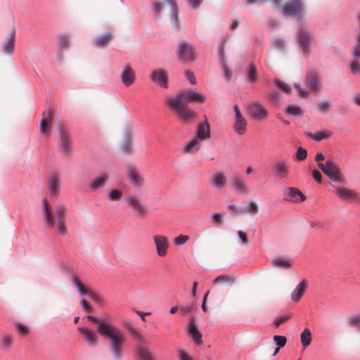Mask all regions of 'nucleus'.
I'll use <instances>...</instances> for the list:
<instances>
[{
	"label": "nucleus",
	"instance_id": "1",
	"mask_svg": "<svg viewBox=\"0 0 360 360\" xmlns=\"http://www.w3.org/2000/svg\"><path fill=\"white\" fill-rule=\"evenodd\" d=\"M87 319L97 324L98 332L109 342L110 351L116 360H120L122 356L123 347L126 342L124 334L115 325L105 319L89 315Z\"/></svg>",
	"mask_w": 360,
	"mask_h": 360
},
{
	"label": "nucleus",
	"instance_id": "2",
	"mask_svg": "<svg viewBox=\"0 0 360 360\" xmlns=\"http://www.w3.org/2000/svg\"><path fill=\"white\" fill-rule=\"evenodd\" d=\"M205 101V97L203 94L195 91H183L177 96L167 99L166 104L172 112L177 114L179 118L188 122L194 118L196 114L186 105L191 102L202 103Z\"/></svg>",
	"mask_w": 360,
	"mask_h": 360
},
{
	"label": "nucleus",
	"instance_id": "3",
	"mask_svg": "<svg viewBox=\"0 0 360 360\" xmlns=\"http://www.w3.org/2000/svg\"><path fill=\"white\" fill-rule=\"evenodd\" d=\"M42 204V213L45 224L51 229L56 228L60 236H65L67 235L66 206L63 204H58L53 211L46 199H43Z\"/></svg>",
	"mask_w": 360,
	"mask_h": 360
},
{
	"label": "nucleus",
	"instance_id": "4",
	"mask_svg": "<svg viewBox=\"0 0 360 360\" xmlns=\"http://www.w3.org/2000/svg\"><path fill=\"white\" fill-rule=\"evenodd\" d=\"M318 167L333 181L338 183L345 182L343 174L340 172L338 166L333 162L327 160L325 163L319 162Z\"/></svg>",
	"mask_w": 360,
	"mask_h": 360
},
{
	"label": "nucleus",
	"instance_id": "5",
	"mask_svg": "<svg viewBox=\"0 0 360 360\" xmlns=\"http://www.w3.org/2000/svg\"><path fill=\"white\" fill-rule=\"evenodd\" d=\"M234 110V122L233 129L234 131L238 135H243L245 133L247 129L248 122L247 120L242 115L238 105L233 107Z\"/></svg>",
	"mask_w": 360,
	"mask_h": 360
},
{
	"label": "nucleus",
	"instance_id": "6",
	"mask_svg": "<svg viewBox=\"0 0 360 360\" xmlns=\"http://www.w3.org/2000/svg\"><path fill=\"white\" fill-rule=\"evenodd\" d=\"M297 37L299 46L301 50L304 53H308L312 41V37L309 31L305 27H302L297 32Z\"/></svg>",
	"mask_w": 360,
	"mask_h": 360
},
{
	"label": "nucleus",
	"instance_id": "7",
	"mask_svg": "<svg viewBox=\"0 0 360 360\" xmlns=\"http://www.w3.org/2000/svg\"><path fill=\"white\" fill-rule=\"evenodd\" d=\"M124 200L136 215L143 217L146 214L147 208L146 205L137 197L132 195H128Z\"/></svg>",
	"mask_w": 360,
	"mask_h": 360
},
{
	"label": "nucleus",
	"instance_id": "8",
	"mask_svg": "<svg viewBox=\"0 0 360 360\" xmlns=\"http://www.w3.org/2000/svg\"><path fill=\"white\" fill-rule=\"evenodd\" d=\"M153 238L157 255L161 257L166 256L169 245L167 238L163 235H155Z\"/></svg>",
	"mask_w": 360,
	"mask_h": 360
},
{
	"label": "nucleus",
	"instance_id": "9",
	"mask_svg": "<svg viewBox=\"0 0 360 360\" xmlns=\"http://www.w3.org/2000/svg\"><path fill=\"white\" fill-rule=\"evenodd\" d=\"M334 193L340 200L352 202L357 199V193L355 191L346 187L333 186Z\"/></svg>",
	"mask_w": 360,
	"mask_h": 360
},
{
	"label": "nucleus",
	"instance_id": "10",
	"mask_svg": "<svg viewBox=\"0 0 360 360\" xmlns=\"http://www.w3.org/2000/svg\"><path fill=\"white\" fill-rule=\"evenodd\" d=\"M179 57L185 62H191L195 60L193 47L186 41H182L178 51Z\"/></svg>",
	"mask_w": 360,
	"mask_h": 360
},
{
	"label": "nucleus",
	"instance_id": "11",
	"mask_svg": "<svg viewBox=\"0 0 360 360\" xmlns=\"http://www.w3.org/2000/svg\"><path fill=\"white\" fill-rule=\"evenodd\" d=\"M232 188L238 194H248L250 192L246 181L243 176L235 175L231 179Z\"/></svg>",
	"mask_w": 360,
	"mask_h": 360
},
{
	"label": "nucleus",
	"instance_id": "12",
	"mask_svg": "<svg viewBox=\"0 0 360 360\" xmlns=\"http://www.w3.org/2000/svg\"><path fill=\"white\" fill-rule=\"evenodd\" d=\"M248 110L250 115L257 120H262L267 116V111L265 108L259 102H252Z\"/></svg>",
	"mask_w": 360,
	"mask_h": 360
},
{
	"label": "nucleus",
	"instance_id": "13",
	"mask_svg": "<svg viewBox=\"0 0 360 360\" xmlns=\"http://www.w3.org/2000/svg\"><path fill=\"white\" fill-rule=\"evenodd\" d=\"M110 179V175L107 172H103L94 179H92L89 184V188L92 191H96L98 189L103 188L106 185Z\"/></svg>",
	"mask_w": 360,
	"mask_h": 360
},
{
	"label": "nucleus",
	"instance_id": "14",
	"mask_svg": "<svg viewBox=\"0 0 360 360\" xmlns=\"http://www.w3.org/2000/svg\"><path fill=\"white\" fill-rule=\"evenodd\" d=\"M53 118L52 110L49 109L43 113V117L40 122V133L49 136L51 131V123Z\"/></svg>",
	"mask_w": 360,
	"mask_h": 360
},
{
	"label": "nucleus",
	"instance_id": "15",
	"mask_svg": "<svg viewBox=\"0 0 360 360\" xmlns=\"http://www.w3.org/2000/svg\"><path fill=\"white\" fill-rule=\"evenodd\" d=\"M136 74L134 69L129 65H126L120 73V79L125 86H129L134 84Z\"/></svg>",
	"mask_w": 360,
	"mask_h": 360
},
{
	"label": "nucleus",
	"instance_id": "16",
	"mask_svg": "<svg viewBox=\"0 0 360 360\" xmlns=\"http://www.w3.org/2000/svg\"><path fill=\"white\" fill-rule=\"evenodd\" d=\"M127 177L131 184L137 188L142 187L144 184V179L134 167H131L128 169Z\"/></svg>",
	"mask_w": 360,
	"mask_h": 360
},
{
	"label": "nucleus",
	"instance_id": "17",
	"mask_svg": "<svg viewBox=\"0 0 360 360\" xmlns=\"http://www.w3.org/2000/svg\"><path fill=\"white\" fill-rule=\"evenodd\" d=\"M49 193L52 197L56 198L60 189V179L58 174H52L48 178Z\"/></svg>",
	"mask_w": 360,
	"mask_h": 360
},
{
	"label": "nucleus",
	"instance_id": "18",
	"mask_svg": "<svg viewBox=\"0 0 360 360\" xmlns=\"http://www.w3.org/2000/svg\"><path fill=\"white\" fill-rule=\"evenodd\" d=\"M309 281L307 278L300 279L294 288V304L301 300L309 288Z\"/></svg>",
	"mask_w": 360,
	"mask_h": 360
},
{
	"label": "nucleus",
	"instance_id": "19",
	"mask_svg": "<svg viewBox=\"0 0 360 360\" xmlns=\"http://www.w3.org/2000/svg\"><path fill=\"white\" fill-rule=\"evenodd\" d=\"M78 330L83 335L89 346L94 347L98 343V336L96 333L87 327H79Z\"/></svg>",
	"mask_w": 360,
	"mask_h": 360
},
{
	"label": "nucleus",
	"instance_id": "20",
	"mask_svg": "<svg viewBox=\"0 0 360 360\" xmlns=\"http://www.w3.org/2000/svg\"><path fill=\"white\" fill-rule=\"evenodd\" d=\"M70 134L66 130L61 129L60 130V149L65 155H69L71 153Z\"/></svg>",
	"mask_w": 360,
	"mask_h": 360
},
{
	"label": "nucleus",
	"instance_id": "21",
	"mask_svg": "<svg viewBox=\"0 0 360 360\" xmlns=\"http://www.w3.org/2000/svg\"><path fill=\"white\" fill-rule=\"evenodd\" d=\"M226 183V176L222 172H217L214 173L210 179V186L216 189H222L225 187Z\"/></svg>",
	"mask_w": 360,
	"mask_h": 360
},
{
	"label": "nucleus",
	"instance_id": "22",
	"mask_svg": "<svg viewBox=\"0 0 360 360\" xmlns=\"http://www.w3.org/2000/svg\"><path fill=\"white\" fill-rule=\"evenodd\" d=\"M150 79L161 87H167L168 77L165 70L162 69L153 70L150 74Z\"/></svg>",
	"mask_w": 360,
	"mask_h": 360
},
{
	"label": "nucleus",
	"instance_id": "23",
	"mask_svg": "<svg viewBox=\"0 0 360 360\" xmlns=\"http://www.w3.org/2000/svg\"><path fill=\"white\" fill-rule=\"evenodd\" d=\"M15 29L13 27L8 33V38L2 44V51L5 54L11 55L15 48Z\"/></svg>",
	"mask_w": 360,
	"mask_h": 360
},
{
	"label": "nucleus",
	"instance_id": "24",
	"mask_svg": "<svg viewBox=\"0 0 360 360\" xmlns=\"http://www.w3.org/2000/svg\"><path fill=\"white\" fill-rule=\"evenodd\" d=\"M306 84L310 91H316L321 87L318 74L315 72H309L306 78Z\"/></svg>",
	"mask_w": 360,
	"mask_h": 360
},
{
	"label": "nucleus",
	"instance_id": "25",
	"mask_svg": "<svg viewBox=\"0 0 360 360\" xmlns=\"http://www.w3.org/2000/svg\"><path fill=\"white\" fill-rule=\"evenodd\" d=\"M195 137L201 141L210 137V127L207 120L198 124L197 134Z\"/></svg>",
	"mask_w": 360,
	"mask_h": 360
},
{
	"label": "nucleus",
	"instance_id": "26",
	"mask_svg": "<svg viewBox=\"0 0 360 360\" xmlns=\"http://www.w3.org/2000/svg\"><path fill=\"white\" fill-rule=\"evenodd\" d=\"M136 360H156L150 350L143 345H138L136 351Z\"/></svg>",
	"mask_w": 360,
	"mask_h": 360
},
{
	"label": "nucleus",
	"instance_id": "27",
	"mask_svg": "<svg viewBox=\"0 0 360 360\" xmlns=\"http://www.w3.org/2000/svg\"><path fill=\"white\" fill-rule=\"evenodd\" d=\"M122 323L124 328L132 338L139 341H141L143 340V336L140 332L133 326L132 323L129 319H124Z\"/></svg>",
	"mask_w": 360,
	"mask_h": 360
},
{
	"label": "nucleus",
	"instance_id": "28",
	"mask_svg": "<svg viewBox=\"0 0 360 360\" xmlns=\"http://www.w3.org/2000/svg\"><path fill=\"white\" fill-rule=\"evenodd\" d=\"M113 35L112 32H107L104 34L97 37L94 40V45L99 48H104L107 46L112 41Z\"/></svg>",
	"mask_w": 360,
	"mask_h": 360
},
{
	"label": "nucleus",
	"instance_id": "29",
	"mask_svg": "<svg viewBox=\"0 0 360 360\" xmlns=\"http://www.w3.org/2000/svg\"><path fill=\"white\" fill-rule=\"evenodd\" d=\"M274 171L276 175L280 178H285L289 174L286 163L281 160L276 161L275 162L274 166Z\"/></svg>",
	"mask_w": 360,
	"mask_h": 360
},
{
	"label": "nucleus",
	"instance_id": "30",
	"mask_svg": "<svg viewBox=\"0 0 360 360\" xmlns=\"http://www.w3.org/2000/svg\"><path fill=\"white\" fill-rule=\"evenodd\" d=\"M201 141L194 137L192 140L189 141L183 148L184 153H195L200 148Z\"/></svg>",
	"mask_w": 360,
	"mask_h": 360
},
{
	"label": "nucleus",
	"instance_id": "31",
	"mask_svg": "<svg viewBox=\"0 0 360 360\" xmlns=\"http://www.w3.org/2000/svg\"><path fill=\"white\" fill-rule=\"evenodd\" d=\"M188 332L192 336V338L193 341L197 345H202V335L197 328L195 323L193 320L191 321L188 326Z\"/></svg>",
	"mask_w": 360,
	"mask_h": 360
},
{
	"label": "nucleus",
	"instance_id": "32",
	"mask_svg": "<svg viewBox=\"0 0 360 360\" xmlns=\"http://www.w3.org/2000/svg\"><path fill=\"white\" fill-rule=\"evenodd\" d=\"M13 341L14 338L13 335L8 333H4L1 335V347L4 350L7 351L12 347Z\"/></svg>",
	"mask_w": 360,
	"mask_h": 360
},
{
	"label": "nucleus",
	"instance_id": "33",
	"mask_svg": "<svg viewBox=\"0 0 360 360\" xmlns=\"http://www.w3.org/2000/svg\"><path fill=\"white\" fill-rule=\"evenodd\" d=\"M72 280L81 295H88L89 296L91 290L86 288L77 276H73Z\"/></svg>",
	"mask_w": 360,
	"mask_h": 360
},
{
	"label": "nucleus",
	"instance_id": "34",
	"mask_svg": "<svg viewBox=\"0 0 360 360\" xmlns=\"http://www.w3.org/2000/svg\"><path fill=\"white\" fill-rule=\"evenodd\" d=\"M242 215L243 214H250L256 215L259 212V207L255 201H250L246 207H241Z\"/></svg>",
	"mask_w": 360,
	"mask_h": 360
},
{
	"label": "nucleus",
	"instance_id": "35",
	"mask_svg": "<svg viewBox=\"0 0 360 360\" xmlns=\"http://www.w3.org/2000/svg\"><path fill=\"white\" fill-rule=\"evenodd\" d=\"M294 20H300L303 17V4L301 0H294Z\"/></svg>",
	"mask_w": 360,
	"mask_h": 360
},
{
	"label": "nucleus",
	"instance_id": "36",
	"mask_svg": "<svg viewBox=\"0 0 360 360\" xmlns=\"http://www.w3.org/2000/svg\"><path fill=\"white\" fill-rule=\"evenodd\" d=\"M170 7L171 20L176 22L178 20V9L176 0H164Z\"/></svg>",
	"mask_w": 360,
	"mask_h": 360
},
{
	"label": "nucleus",
	"instance_id": "37",
	"mask_svg": "<svg viewBox=\"0 0 360 360\" xmlns=\"http://www.w3.org/2000/svg\"><path fill=\"white\" fill-rule=\"evenodd\" d=\"M235 281V278L233 275H225L222 274L217 276L214 281L213 283L215 284H232Z\"/></svg>",
	"mask_w": 360,
	"mask_h": 360
},
{
	"label": "nucleus",
	"instance_id": "38",
	"mask_svg": "<svg viewBox=\"0 0 360 360\" xmlns=\"http://www.w3.org/2000/svg\"><path fill=\"white\" fill-rule=\"evenodd\" d=\"M14 326L20 337H25L29 335L30 332V327L22 323L16 322L14 323Z\"/></svg>",
	"mask_w": 360,
	"mask_h": 360
},
{
	"label": "nucleus",
	"instance_id": "39",
	"mask_svg": "<svg viewBox=\"0 0 360 360\" xmlns=\"http://www.w3.org/2000/svg\"><path fill=\"white\" fill-rule=\"evenodd\" d=\"M267 98L274 105H279L283 101L281 94L274 91L268 93Z\"/></svg>",
	"mask_w": 360,
	"mask_h": 360
},
{
	"label": "nucleus",
	"instance_id": "40",
	"mask_svg": "<svg viewBox=\"0 0 360 360\" xmlns=\"http://www.w3.org/2000/svg\"><path fill=\"white\" fill-rule=\"evenodd\" d=\"M272 264L276 268L290 269L291 267V262L283 258H276L273 259Z\"/></svg>",
	"mask_w": 360,
	"mask_h": 360
},
{
	"label": "nucleus",
	"instance_id": "41",
	"mask_svg": "<svg viewBox=\"0 0 360 360\" xmlns=\"http://www.w3.org/2000/svg\"><path fill=\"white\" fill-rule=\"evenodd\" d=\"M332 135L330 131L324 130L316 131L314 134H310L309 136L315 141H320L323 139L329 138Z\"/></svg>",
	"mask_w": 360,
	"mask_h": 360
},
{
	"label": "nucleus",
	"instance_id": "42",
	"mask_svg": "<svg viewBox=\"0 0 360 360\" xmlns=\"http://www.w3.org/2000/svg\"><path fill=\"white\" fill-rule=\"evenodd\" d=\"M300 338L304 348L308 347L311 341V333L310 330L305 328L301 333Z\"/></svg>",
	"mask_w": 360,
	"mask_h": 360
},
{
	"label": "nucleus",
	"instance_id": "43",
	"mask_svg": "<svg viewBox=\"0 0 360 360\" xmlns=\"http://www.w3.org/2000/svg\"><path fill=\"white\" fill-rule=\"evenodd\" d=\"M132 134L131 132H127L125 139L121 146V150L123 152H129L131 149Z\"/></svg>",
	"mask_w": 360,
	"mask_h": 360
},
{
	"label": "nucleus",
	"instance_id": "44",
	"mask_svg": "<svg viewBox=\"0 0 360 360\" xmlns=\"http://www.w3.org/2000/svg\"><path fill=\"white\" fill-rule=\"evenodd\" d=\"M122 191L121 190L115 188L109 191L108 194V198L110 201H118L122 196Z\"/></svg>",
	"mask_w": 360,
	"mask_h": 360
},
{
	"label": "nucleus",
	"instance_id": "45",
	"mask_svg": "<svg viewBox=\"0 0 360 360\" xmlns=\"http://www.w3.org/2000/svg\"><path fill=\"white\" fill-rule=\"evenodd\" d=\"M274 83L276 85V86L282 91L283 93L290 95L291 94V87L290 85L286 84L285 82L278 79H276L274 80Z\"/></svg>",
	"mask_w": 360,
	"mask_h": 360
},
{
	"label": "nucleus",
	"instance_id": "46",
	"mask_svg": "<svg viewBox=\"0 0 360 360\" xmlns=\"http://www.w3.org/2000/svg\"><path fill=\"white\" fill-rule=\"evenodd\" d=\"M274 340L277 345V347L273 353V355H276L279 352L280 348L284 347L286 344V338L281 335H274Z\"/></svg>",
	"mask_w": 360,
	"mask_h": 360
},
{
	"label": "nucleus",
	"instance_id": "47",
	"mask_svg": "<svg viewBox=\"0 0 360 360\" xmlns=\"http://www.w3.org/2000/svg\"><path fill=\"white\" fill-rule=\"evenodd\" d=\"M248 78L251 82H255L257 78L256 68L253 64H250L248 69Z\"/></svg>",
	"mask_w": 360,
	"mask_h": 360
},
{
	"label": "nucleus",
	"instance_id": "48",
	"mask_svg": "<svg viewBox=\"0 0 360 360\" xmlns=\"http://www.w3.org/2000/svg\"><path fill=\"white\" fill-rule=\"evenodd\" d=\"M273 46L278 51H284L286 48L285 42L282 39H276L274 40Z\"/></svg>",
	"mask_w": 360,
	"mask_h": 360
},
{
	"label": "nucleus",
	"instance_id": "49",
	"mask_svg": "<svg viewBox=\"0 0 360 360\" xmlns=\"http://www.w3.org/2000/svg\"><path fill=\"white\" fill-rule=\"evenodd\" d=\"M307 156V151L302 147H299L296 152V158L299 160H303L306 159Z\"/></svg>",
	"mask_w": 360,
	"mask_h": 360
},
{
	"label": "nucleus",
	"instance_id": "50",
	"mask_svg": "<svg viewBox=\"0 0 360 360\" xmlns=\"http://www.w3.org/2000/svg\"><path fill=\"white\" fill-rule=\"evenodd\" d=\"M60 45L63 49H68L70 46V39L66 35H61L60 37Z\"/></svg>",
	"mask_w": 360,
	"mask_h": 360
},
{
	"label": "nucleus",
	"instance_id": "51",
	"mask_svg": "<svg viewBox=\"0 0 360 360\" xmlns=\"http://www.w3.org/2000/svg\"><path fill=\"white\" fill-rule=\"evenodd\" d=\"M189 240V237L186 235H179L174 238V244L176 245H181L186 243Z\"/></svg>",
	"mask_w": 360,
	"mask_h": 360
},
{
	"label": "nucleus",
	"instance_id": "52",
	"mask_svg": "<svg viewBox=\"0 0 360 360\" xmlns=\"http://www.w3.org/2000/svg\"><path fill=\"white\" fill-rule=\"evenodd\" d=\"M348 322L350 325L360 328V314L350 316L348 319Z\"/></svg>",
	"mask_w": 360,
	"mask_h": 360
},
{
	"label": "nucleus",
	"instance_id": "53",
	"mask_svg": "<svg viewBox=\"0 0 360 360\" xmlns=\"http://www.w3.org/2000/svg\"><path fill=\"white\" fill-rule=\"evenodd\" d=\"M304 200V194L299 190L294 188V202H302Z\"/></svg>",
	"mask_w": 360,
	"mask_h": 360
},
{
	"label": "nucleus",
	"instance_id": "54",
	"mask_svg": "<svg viewBox=\"0 0 360 360\" xmlns=\"http://www.w3.org/2000/svg\"><path fill=\"white\" fill-rule=\"evenodd\" d=\"M212 221L213 223L216 224H224V219L222 215L220 213L216 212L214 213L211 217Z\"/></svg>",
	"mask_w": 360,
	"mask_h": 360
},
{
	"label": "nucleus",
	"instance_id": "55",
	"mask_svg": "<svg viewBox=\"0 0 360 360\" xmlns=\"http://www.w3.org/2000/svg\"><path fill=\"white\" fill-rule=\"evenodd\" d=\"M318 110L321 112H326L330 108V103L328 101H321L317 105Z\"/></svg>",
	"mask_w": 360,
	"mask_h": 360
},
{
	"label": "nucleus",
	"instance_id": "56",
	"mask_svg": "<svg viewBox=\"0 0 360 360\" xmlns=\"http://www.w3.org/2000/svg\"><path fill=\"white\" fill-rule=\"evenodd\" d=\"M282 12L285 16L291 15L292 14V3H288L284 7H283Z\"/></svg>",
	"mask_w": 360,
	"mask_h": 360
},
{
	"label": "nucleus",
	"instance_id": "57",
	"mask_svg": "<svg viewBox=\"0 0 360 360\" xmlns=\"http://www.w3.org/2000/svg\"><path fill=\"white\" fill-rule=\"evenodd\" d=\"M185 76L191 84H193V85L196 84L197 82H196L195 77L194 73L192 71L186 70L185 72Z\"/></svg>",
	"mask_w": 360,
	"mask_h": 360
},
{
	"label": "nucleus",
	"instance_id": "58",
	"mask_svg": "<svg viewBox=\"0 0 360 360\" xmlns=\"http://www.w3.org/2000/svg\"><path fill=\"white\" fill-rule=\"evenodd\" d=\"M283 199L286 201L292 200V187H288L285 189Z\"/></svg>",
	"mask_w": 360,
	"mask_h": 360
},
{
	"label": "nucleus",
	"instance_id": "59",
	"mask_svg": "<svg viewBox=\"0 0 360 360\" xmlns=\"http://www.w3.org/2000/svg\"><path fill=\"white\" fill-rule=\"evenodd\" d=\"M294 87L297 90L299 96L302 98H306L309 95V91L302 89L300 84H294Z\"/></svg>",
	"mask_w": 360,
	"mask_h": 360
},
{
	"label": "nucleus",
	"instance_id": "60",
	"mask_svg": "<svg viewBox=\"0 0 360 360\" xmlns=\"http://www.w3.org/2000/svg\"><path fill=\"white\" fill-rule=\"evenodd\" d=\"M152 6L155 12H156L157 13H161L162 10V6L160 2H159L158 0H153Z\"/></svg>",
	"mask_w": 360,
	"mask_h": 360
},
{
	"label": "nucleus",
	"instance_id": "61",
	"mask_svg": "<svg viewBox=\"0 0 360 360\" xmlns=\"http://www.w3.org/2000/svg\"><path fill=\"white\" fill-rule=\"evenodd\" d=\"M238 235L239 238H240L243 245H247L248 244V238L246 233L243 231H238Z\"/></svg>",
	"mask_w": 360,
	"mask_h": 360
},
{
	"label": "nucleus",
	"instance_id": "62",
	"mask_svg": "<svg viewBox=\"0 0 360 360\" xmlns=\"http://www.w3.org/2000/svg\"><path fill=\"white\" fill-rule=\"evenodd\" d=\"M290 319V316H281V317H279V318H277L275 319L274 321V324L276 327H278L279 326H281V324H283V323H285L287 320H288Z\"/></svg>",
	"mask_w": 360,
	"mask_h": 360
},
{
	"label": "nucleus",
	"instance_id": "63",
	"mask_svg": "<svg viewBox=\"0 0 360 360\" xmlns=\"http://www.w3.org/2000/svg\"><path fill=\"white\" fill-rule=\"evenodd\" d=\"M81 304H82L83 309L86 312H90L91 311L93 310V307L86 300H82Z\"/></svg>",
	"mask_w": 360,
	"mask_h": 360
},
{
	"label": "nucleus",
	"instance_id": "64",
	"mask_svg": "<svg viewBox=\"0 0 360 360\" xmlns=\"http://www.w3.org/2000/svg\"><path fill=\"white\" fill-rule=\"evenodd\" d=\"M179 360H193L191 356L184 351H179Z\"/></svg>",
	"mask_w": 360,
	"mask_h": 360
}]
</instances>
